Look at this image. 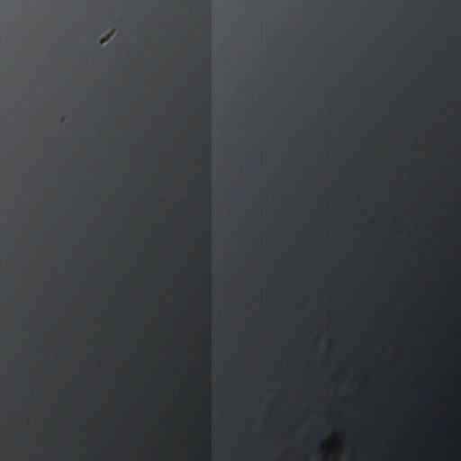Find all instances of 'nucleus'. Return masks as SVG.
Here are the masks:
<instances>
[{"instance_id": "f257e3e1", "label": "nucleus", "mask_w": 461, "mask_h": 461, "mask_svg": "<svg viewBox=\"0 0 461 461\" xmlns=\"http://www.w3.org/2000/svg\"><path fill=\"white\" fill-rule=\"evenodd\" d=\"M209 84L204 85L203 86V100L207 102L209 100Z\"/></svg>"}]
</instances>
